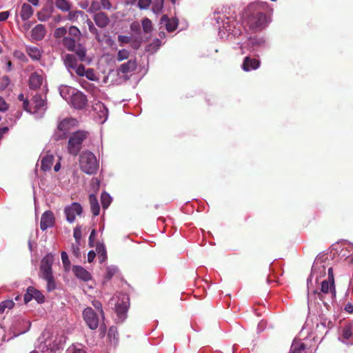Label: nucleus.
I'll use <instances>...</instances> for the list:
<instances>
[{
	"label": "nucleus",
	"instance_id": "1",
	"mask_svg": "<svg viewBox=\"0 0 353 353\" xmlns=\"http://www.w3.org/2000/svg\"><path fill=\"white\" fill-rule=\"evenodd\" d=\"M266 3H253L250 4L243 14V23L251 31H259L268 26L270 19L261 11Z\"/></svg>",
	"mask_w": 353,
	"mask_h": 353
},
{
	"label": "nucleus",
	"instance_id": "2",
	"mask_svg": "<svg viewBox=\"0 0 353 353\" xmlns=\"http://www.w3.org/2000/svg\"><path fill=\"white\" fill-rule=\"evenodd\" d=\"M23 108L37 119L41 118L47 109L46 97L36 94L32 97L31 103L24 101Z\"/></svg>",
	"mask_w": 353,
	"mask_h": 353
},
{
	"label": "nucleus",
	"instance_id": "3",
	"mask_svg": "<svg viewBox=\"0 0 353 353\" xmlns=\"http://www.w3.org/2000/svg\"><path fill=\"white\" fill-rule=\"evenodd\" d=\"M219 34L221 39L236 37L242 33V26L234 19L226 17L222 21V26L219 28Z\"/></svg>",
	"mask_w": 353,
	"mask_h": 353
},
{
	"label": "nucleus",
	"instance_id": "4",
	"mask_svg": "<svg viewBox=\"0 0 353 353\" xmlns=\"http://www.w3.org/2000/svg\"><path fill=\"white\" fill-rule=\"evenodd\" d=\"M81 170L87 174H94L99 169V163L95 155L90 151H84L79 156Z\"/></svg>",
	"mask_w": 353,
	"mask_h": 353
},
{
	"label": "nucleus",
	"instance_id": "5",
	"mask_svg": "<svg viewBox=\"0 0 353 353\" xmlns=\"http://www.w3.org/2000/svg\"><path fill=\"white\" fill-rule=\"evenodd\" d=\"M323 255H319L314 261L310 275L307 280V293L309 294H310V285H313V280H314L315 283H316L319 279L324 276L326 274L325 261L323 259Z\"/></svg>",
	"mask_w": 353,
	"mask_h": 353
},
{
	"label": "nucleus",
	"instance_id": "6",
	"mask_svg": "<svg viewBox=\"0 0 353 353\" xmlns=\"http://www.w3.org/2000/svg\"><path fill=\"white\" fill-rule=\"evenodd\" d=\"M89 132L85 130H78L71 134L68 139V150L73 156H77L79 153L82 144L88 139Z\"/></svg>",
	"mask_w": 353,
	"mask_h": 353
},
{
	"label": "nucleus",
	"instance_id": "7",
	"mask_svg": "<svg viewBox=\"0 0 353 353\" xmlns=\"http://www.w3.org/2000/svg\"><path fill=\"white\" fill-rule=\"evenodd\" d=\"M39 344L37 348L42 353H55L60 349L58 344H53L54 342L52 334L49 330H44L39 339Z\"/></svg>",
	"mask_w": 353,
	"mask_h": 353
},
{
	"label": "nucleus",
	"instance_id": "8",
	"mask_svg": "<svg viewBox=\"0 0 353 353\" xmlns=\"http://www.w3.org/2000/svg\"><path fill=\"white\" fill-rule=\"evenodd\" d=\"M77 124V121L72 118H65L61 121L53 134V139L55 141H61L65 139L70 133L72 128Z\"/></svg>",
	"mask_w": 353,
	"mask_h": 353
},
{
	"label": "nucleus",
	"instance_id": "9",
	"mask_svg": "<svg viewBox=\"0 0 353 353\" xmlns=\"http://www.w3.org/2000/svg\"><path fill=\"white\" fill-rule=\"evenodd\" d=\"M332 270V268H328L327 271L329 281L325 280L321 283V292H318L316 290L312 289V285H310V296L308 295V299H310L312 294L315 295L316 294L321 300H323L322 293L328 294L329 292H331L332 296L335 295V289L334 286V275Z\"/></svg>",
	"mask_w": 353,
	"mask_h": 353
},
{
	"label": "nucleus",
	"instance_id": "10",
	"mask_svg": "<svg viewBox=\"0 0 353 353\" xmlns=\"http://www.w3.org/2000/svg\"><path fill=\"white\" fill-rule=\"evenodd\" d=\"M265 41L263 37H251L246 43L241 44V53L244 54L247 52H256L265 48Z\"/></svg>",
	"mask_w": 353,
	"mask_h": 353
},
{
	"label": "nucleus",
	"instance_id": "11",
	"mask_svg": "<svg viewBox=\"0 0 353 353\" xmlns=\"http://www.w3.org/2000/svg\"><path fill=\"white\" fill-rule=\"evenodd\" d=\"M77 40L71 37H64L63 45L69 51L74 52L80 61H83L86 55V49L81 44H77Z\"/></svg>",
	"mask_w": 353,
	"mask_h": 353
},
{
	"label": "nucleus",
	"instance_id": "12",
	"mask_svg": "<svg viewBox=\"0 0 353 353\" xmlns=\"http://www.w3.org/2000/svg\"><path fill=\"white\" fill-rule=\"evenodd\" d=\"M82 316L85 324L90 329L94 330L98 327L101 317L92 307H87L85 308Z\"/></svg>",
	"mask_w": 353,
	"mask_h": 353
},
{
	"label": "nucleus",
	"instance_id": "13",
	"mask_svg": "<svg viewBox=\"0 0 353 353\" xmlns=\"http://www.w3.org/2000/svg\"><path fill=\"white\" fill-rule=\"evenodd\" d=\"M54 261V256L52 254H46L41 260L40 276L42 279H50L52 276V265Z\"/></svg>",
	"mask_w": 353,
	"mask_h": 353
},
{
	"label": "nucleus",
	"instance_id": "14",
	"mask_svg": "<svg viewBox=\"0 0 353 353\" xmlns=\"http://www.w3.org/2000/svg\"><path fill=\"white\" fill-rule=\"evenodd\" d=\"M66 220L69 223H72L75 220L76 215H80L82 213V207L78 203H72L70 205L66 206L64 209Z\"/></svg>",
	"mask_w": 353,
	"mask_h": 353
},
{
	"label": "nucleus",
	"instance_id": "15",
	"mask_svg": "<svg viewBox=\"0 0 353 353\" xmlns=\"http://www.w3.org/2000/svg\"><path fill=\"white\" fill-rule=\"evenodd\" d=\"M87 101L86 96L81 92L76 90L75 93H74L68 103L75 109L81 110L85 107Z\"/></svg>",
	"mask_w": 353,
	"mask_h": 353
},
{
	"label": "nucleus",
	"instance_id": "16",
	"mask_svg": "<svg viewBox=\"0 0 353 353\" xmlns=\"http://www.w3.org/2000/svg\"><path fill=\"white\" fill-rule=\"evenodd\" d=\"M30 327V322L23 318L18 317L14 322L13 330L15 332L14 336L26 333Z\"/></svg>",
	"mask_w": 353,
	"mask_h": 353
},
{
	"label": "nucleus",
	"instance_id": "17",
	"mask_svg": "<svg viewBox=\"0 0 353 353\" xmlns=\"http://www.w3.org/2000/svg\"><path fill=\"white\" fill-rule=\"evenodd\" d=\"M339 340L347 345L353 344V322L346 324L343 327Z\"/></svg>",
	"mask_w": 353,
	"mask_h": 353
},
{
	"label": "nucleus",
	"instance_id": "18",
	"mask_svg": "<svg viewBox=\"0 0 353 353\" xmlns=\"http://www.w3.org/2000/svg\"><path fill=\"white\" fill-rule=\"evenodd\" d=\"M54 225V216L52 211L47 210L43 213L41 218L40 228L45 231Z\"/></svg>",
	"mask_w": 353,
	"mask_h": 353
},
{
	"label": "nucleus",
	"instance_id": "19",
	"mask_svg": "<svg viewBox=\"0 0 353 353\" xmlns=\"http://www.w3.org/2000/svg\"><path fill=\"white\" fill-rule=\"evenodd\" d=\"M95 25L100 28H105L110 23V19L104 12H98L92 17Z\"/></svg>",
	"mask_w": 353,
	"mask_h": 353
},
{
	"label": "nucleus",
	"instance_id": "20",
	"mask_svg": "<svg viewBox=\"0 0 353 353\" xmlns=\"http://www.w3.org/2000/svg\"><path fill=\"white\" fill-rule=\"evenodd\" d=\"M93 108L94 110L97 112L98 121L101 123H103L108 117V108L101 101L97 102Z\"/></svg>",
	"mask_w": 353,
	"mask_h": 353
},
{
	"label": "nucleus",
	"instance_id": "21",
	"mask_svg": "<svg viewBox=\"0 0 353 353\" xmlns=\"http://www.w3.org/2000/svg\"><path fill=\"white\" fill-rule=\"evenodd\" d=\"M137 66L135 59H130L127 62L122 63L117 69L119 73L128 74L134 72Z\"/></svg>",
	"mask_w": 353,
	"mask_h": 353
},
{
	"label": "nucleus",
	"instance_id": "22",
	"mask_svg": "<svg viewBox=\"0 0 353 353\" xmlns=\"http://www.w3.org/2000/svg\"><path fill=\"white\" fill-rule=\"evenodd\" d=\"M260 66V61L254 58L246 57L242 63V69L244 71L249 72L252 70H256Z\"/></svg>",
	"mask_w": 353,
	"mask_h": 353
},
{
	"label": "nucleus",
	"instance_id": "23",
	"mask_svg": "<svg viewBox=\"0 0 353 353\" xmlns=\"http://www.w3.org/2000/svg\"><path fill=\"white\" fill-rule=\"evenodd\" d=\"M162 26H164L168 32H173L178 27V20L175 18L170 19L167 15H163L160 21Z\"/></svg>",
	"mask_w": 353,
	"mask_h": 353
},
{
	"label": "nucleus",
	"instance_id": "24",
	"mask_svg": "<svg viewBox=\"0 0 353 353\" xmlns=\"http://www.w3.org/2000/svg\"><path fill=\"white\" fill-rule=\"evenodd\" d=\"M72 271L78 279L84 281H88L92 278L90 273L81 266L74 265Z\"/></svg>",
	"mask_w": 353,
	"mask_h": 353
},
{
	"label": "nucleus",
	"instance_id": "25",
	"mask_svg": "<svg viewBox=\"0 0 353 353\" xmlns=\"http://www.w3.org/2000/svg\"><path fill=\"white\" fill-rule=\"evenodd\" d=\"M77 89L68 85H61L59 88L61 97L66 101L69 102Z\"/></svg>",
	"mask_w": 353,
	"mask_h": 353
},
{
	"label": "nucleus",
	"instance_id": "26",
	"mask_svg": "<svg viewBox=\"0 0 353 353\" xmlns=\"http://www.w3.org/2000/svg\"><path fill=\"white\" fill-rule=\"evenodd\" d=\"M46 35V28L42 24H38L31 31V37L37 41L42 40Z\"/></svg>",
	"mask_w": 353,
	"mask_h": 353
},
{
	"label": "nucleus",
	"instance_id": "27",
	"mask_svg": "<svg viewBox=\"0 0 353 353\" xmlns=\"http://www.w3.org/2000/svg\"><path fill=\"white\" fill-rule=\"evenodd\" d=\"M43 83V77L38 72L32 73L29 79V85L31 89L39 88Z\"/></svg>",
	"mask_w": 353,
	"mask_h": 353
},
{
	"label": "nucleus",
	"instance_id": "28",
	"mask_svg": "<svg viewBox=\"0 0 353 353\" xmlns=\"http://www.w3.org/2000/svg\"><path fill=\"white\" fill-rule=\"evenodd\" d=\"M33 14V8L32 7L26 3H24L21 6V9L20 12V17L22 21H26L28 20Z\"/></svg>",
	"mask_w": 353,
	"mask_h": 353
},
{
	"label": "nucleus",
	"instance_id": "29",
	"mask_svg": "<svg viewBox=\"0 0 353 353\" xmlns=\"http://www.w3.org/2000/svg\"><path fill=\"white\" fill-rule=\"evenodd\" d=\"M64 64L70 73L71 70H74V69L79 65L75 56L70 54H68L64 57Z\"/></svg>",
	"mask_w": 353,
	"mask_h": 353
},
{
	"label": "nucleus",
	"instance_id": "30",
	"mask_svg": "<svg viewBox=\"0 0 353 353\" xmlns=\"http://www.w3.org/2000/svg\"><path fill=\"white\" fill-rule=\"evenodd\" d=\"M305 345L301 340H294L291 345L290 353H305Z\"/></svg>",
	"mask_w": 353,
	"mask_h": 353
},
{
	"label": "nucleus",
	"instance_id": "31",
	"mask_svg": "<svg viewBox=\"0 0 353 353\" xmlns=\"http://www.w3.org/2000/svg\"><path fill=\"white\" fill-rule=\"evenodd\" d=\"M89 201L92 214L97 216L100 212V207L97 196L94 194L89 196Z\"/></svg>",
	"mask_w": 353,
	"mask_h": 353
},
{
	"label": "nucleus",
	"instance_id": "32",
	"mask_svg": "<svg viewBox=\"0 0 353 353\" xmlns=\"http://www.w3.org/2000/svg\"><path fill=\"white\" fill-rule=\"evenodd\" d=\"M26 52L32 60H39L41 57V52L37 47L27 46Z\"/></svg>",
	"mask_w": 353,
	"mask_h": 353
},
{
	"label": "nucleus",
	"instance_id": "33",
	"mask_svg": "<svg viewBox=\"0 0 353 353\" xmlns=\"http://www.w3.org/2000/svg\"><path fill=\"white\" fill-rule=\"evenodd\" d=\"M54 160L52 154H48L43 157L41 163V168L42 170L47 171L50 170Z\"/></svg>",
	"mask_w": 353,
	"mask_h": 353
},
{
	"label": "nucleus",
	"instance_id": "34",
	"mask_svg": "<svg viewBox=\"0 0 353 353\" xmlns=\"http://www.w3.org/2000/svg\"><path fill=\"white\" fill-rule=\"evenodd\" d=\"M54 4L59 10L63 12H69L72 8V4L68 0H55Z\"/></svg>",
	"mask_w": 353,
	"mask_h": 353
},
{
	"label": "nucleus",
	"instance_id": "35",
	"mask_svg": "<svg viewBox=\"0 0 353 353\" xmlns=\"http://www.w3.org/2000/svg\"><path fill=\"white\" fill-rule=\"evenodd\" d=\"M97 252L98 254V259L100 263H103L107 259V254L105 247L103 244L98 243L97 245Z\"/></svg>",
	"mask_w": 353,
	"mask_h": 353
},
{
	"label": "nucleus",
	"instance_id": "36",
	"mask_svg": "<svg viewBox=\"0 0 353 353\" xmlns=\"http://www.w3.org/2000/svg\"><path fill=\"white\" fill-rule=\"evenodd\" d=\"M128 311V305L126 304H117L116 305V312L119 318L123 321L126 317V313Z\"/></svg>",
	"mask_w": 353,
	"mask_h": 353
},
{
	"label": "nucleus",
	"instance_id": "37",
	"mask_svg": "<svg viewBox=\"0 0 353 353\" xmlns=\"http://www.w3.org/2000/svg\"><path fill=\"white\" fill-rule=\"evenodd\" d=\"M86 23L88 26L90 32L95 36V39L98 41H101L100 34L99 30L95 27L94 24L90 19H87Z\"/></svg>",
	"mask_w": 353,
	"mask_h": 353
},
{
	"label": "nucleus",
	"instance_id": "38",
	"mask_svg": "<svg viewBox=\"0 0 353 353\" xmlns=\"http://www.w3.org/2000/svg\"><path fill=\"white\" fill-rule=\"evenodd\" d=\"M101 9H103V6L99 0H94L92 1L90 6H89L88 12L89 13H93L94 14L98 12H101Z\"/></svg>",
	"mask_w": 353,
	"mask_h": 353
},
{
	"label": "nucleus",
	"instance_id": "39",
	"mask_svg": "<svg viewBox=\"0 0 353 353\" xmlns=\"http://www.w3.org/2000/svg\"><path fill=\"white\" fill-rule=\"evenodd\" d=\"M130 51L127 49L119 50L115 57V59L118 62L128 59L130 57Z\"/></svg>",
	"mask_w": 353,
	"mask_h": 353
},
{
	"label": "nucleus",
	"instance_id": "40",
	"mask_svg": "<svg viewBox=\"0 0 353 353\" xmlns=\"http://www.w3.org/2000/svg\"><path fill=\"white\" fill-rule=\"evenodd\" d=\"M103 208L107 209L112 202V197L107 192H103L101 196Z\"/></svg>",
	"mask_w": 353,
	"mask_h": 353
},
{
	"label": "nucleus",
	"instance_id": "41",
	"mask_svg": "<svg viewBox=\"0 0 353 353\" xmlns=\"http://www.w3.org/2000/svg\"><path fill=\"white\" fill-rule=\"evenodd\" d=\"M164 0H154L152 11L155 14L160 13L163 8Z\"/></svg>",
	"mask_w": 353,
	"mask_h": 353
},
{
	"label": "nucleus",
	"instance_id": "42",
	"mask_svg": "<svg viewBox=\"0 0 353 353\" xmlns=\"http://www.w3.org/2000/svg\"><path fill=\"white\" fill-rule=\"evenodd\" d=\"M14 303L12 300H6L0 303V314H3L6 309H12Z\"/></svg>",
	"mask_w": 353,
	"mask_h": 353
},
{
	"label": "nucleus",
	"instance_id": "43",
	"mask_svg": "<svg viewBox=\"0 0 353 353\" xmlns=\"http://www.w3.org/2000/svg\"><path fill=\"white\" fill-rule=\"evenodd\" d=\"M142 27L145 33H150L152 30V24L150 19L144 18L142 20Z\"/></svg>",
	"mask_w": 353,
	"mask_h": 353
},
{
	"label": "nucleus",
	"instance_id": "44",
	"mask_svg": "<svg viewBox=\"0 0 353 353\" xmlns=\"http://www.w3.org/2000/svg\"><path fill=\"white\" fill-rule=\"evenodd\" d=\"M51 16V12L48 11L47 9H43L41 11L39 12L37 14L38 19L40 21H48Z\"/></svg>",
	"mask_w": 353,
	"mask_h": 353
},
{
	"label": "nucleus",
	"instance_id": "45",
	"mask_svg": "<svg viewBox=\"0 0 353 353\" xmlns=\"http://www.w3.org/2000/svg\"><path fill=\"white\" fill-rule=\"evenodd\" d=\"M84 14V12L81 10L69 11L68 14V19L72 22L77 21L79 15Z\"/></svg>",
	"mask_w": 353,
	"mask_h": 353
},
{
	"label": "nucleus",
	"instance_id": "46",
	"mask_svg": "<svg viewBox=\"0 0 353 353\" xmlns=\"http://www.w3.org/2000/svg\"><path fill=\"white\" fill-rule=\"evenodd\" d=\"M118 272V268L117 267L114 266V265H110V266H108L106 268V272H105V278L107 279H112V277L115 275Z\"/></svg>",
	"mask_w": 353,
	"mask_h": 353
},
{
	"label": "nucleus",
	"instance_id": "47",
	"mask_svg": "<svg viewBox=\"0 0 353 353\" xmlns=\"http://www.w3.org/2000/svg\"><path fill=\"white\" fill-rule=\"evenodd\" d=\"M81 32L76 26H71L68 30V36L79 40Z\"/></svg>",
	"mask_w": 353,
	"mask_h": 353
},
{
	"label": "nucleus",
	"instance_id": "48",
	"mask_svg": "<svg viewBox=\"0 0 353 353\" xmlns=\"http://www.w3.org/2000/svg\"><path fill=\"white\" fill-rule=\"evenodd\" d=\"M92 305L94 307V310L99 313L101 317V319L104 318V312L102 308V304L99 301H92Z\"/></svg>",
	"mask_w": 353,
	"mask_h": 353
},
{
	"label": "nucleus",
	"instance_id": "49",
	"mask_svg": "<svg viewBox=\"0 0 353 353\" xmlns=\"http://www.w3.org/2000/svg\"><path fill=\"white\" fill-rule=\"evenodd\" d=\"M34 292V288L30 286L28 288L26 293L24 294V302L26 303H28L30 302L32 299H33L32 292Z\"/></svg>",
	"mask_w": 353,
	"mask_h": 353
},
{
	"label": "nucleus",
	"instance_id": "50",
	"mask_svg": "<svg viewBox=\"0 0 353 353\" xmlns=\"http://www.w3.org/2000/svg\"><path fill=\"white\" fill-rule=\"evenodd\" d=\"M13 55L15 58H17V59L20 60L23 63H26L28 61L26 54L20 50H15L13 53Z\"/></svg>",
	"mask_w": 353,
	"mask_h": 353
},
{
	"label": "nucleus",
	"instance_id": "51",
	"mask_svg": "<svg viewBox=\"0 0 353 353\" xmlns=\"http://www.w3.org/2000/svg\"><path fill=\"white\" fill-rule=\"evenodd\" d=\"M33 299H34L38 303L44 302L45 297L41 292L34 288V292H32Z\"/></svg>",
	"mask_w": 353,
	"mask_h": 353
},
{
	"label": "nucleus",
	"instance_id": "52",
	"mask_svg": "<svg viewBox=\"0 0 353 353\" xmlns=\"http://www.w3.org/2000/svg\"><path fill=\"white\" fill-rule=\"evenodd\" d=\"M84 76H85L86 78L90 81H97L98 79L96 77L94 70L92 68H88L86 70Z\"/></svg>",
	"mask_w": 353,
	"mask_h": 353
},
{
	"label": "nucleus",
	"instance_id": "53",
	"mask_svg": "<svg viewBox=\"0 0 353 353\" xmlns=\"http://www.w3.org/2000/svg\"><path fill=\"white\" fill-rule=\"evenodd\" d=\"M152 3V0H139L137 6L141 10L148 9Z\"/></svg>",
	"mask_w": 353,
	"mask_h": 353
},
{
	"label": "nucleus",
	"instance_id": "54",
	"mask_svg": "<svg viewBox=\"0 0 353 353\" xmlns=\"http://www.w3.org/2000/svg\"><path fill=\"white\" fill-rule=\"evenodd\" d=\"M161 45V41L159 39H157L154 40L148 46V50L149 51V50H154V51H156L157 50H158L159 48Z\"/></svg>",
	"mask_w": 353,
	"mask_h": 353
},
{
	"label": "nucleus",
	"instance_id": "55",
	"mask_svg": "<svg viewBox=\"0 0 353 353\" xmlns=\"http://www.w3.org/2000/svg\"><path fill=\"white\" fill-rule=\"evenodd\" d=\"M10 83V79L8 76H3L0 79V90L6 89Z\"/></svg>",
	"mask_w": 353,
	"mask_h": 353
},
{
	"label": "nucleus",
	"instance_id": "56",
	"mask_svg": "<svg viewBox=\"0 0 353 353\" xmlns=\"http://www.w3.org/2000/svg\"><path fill=\"white\" fill-rule=\"evenodd\" d=\"M47 281V289L49 292L54 290L56 288V284L53 276L50 279H45Z\"/></svg>",
	"mask_w": 353,
	"mask_h": 353
},
{
	"label": "nucleus",
	"instance_id": "57",
	"mask_svg": "<svg viewBox=\"0 0 353 353\" xmlns=\"http://www.w3.org/2000/svg\"><path fill=\"white\" fill-rule=\"evenodd\" d=\"M67 32V30L65 27L58 28L54 31V37L60 38L64 37Z\"/></svg>",
	"mask_w": 353,
	"mask_h": 353
},
{
	"label": "nucleus",
	"instance_id": "58",
	"mask_svg": "<svg viewBox=\"0 0 353 353\" xmlns=\"http://www.w3.org/2000/svg\"><path fill=\"white\" fill-rule=\"evenodd\" d=\"M76 74L80 77H83L85 72V67L82 64H79L77 68L74 69Z\"/></svg>",
	"mask_w": 353,
	"mask_h": 353
},
{
	"label": "nucleus",
	"instance_id": "59",
	"mask_svg": "<svg viewBox=\"0 0 353 353\" xmlns=\"http://www.w3.org/2000/svg\"><path fill=\"white\" fill-rule=\"evenodd\" d=\"M53 337H54V342L52 343L59 345L60 349L63 348V345L66 341V338L63 336H60L59 339H58L57 336H53Z\"/></svg>",
	"mask_w": 353,
	"mask_h": 353
},
{
	"label": "nucleus",
	"instance_id": "60",
	"mask_svg": "<svg viewBox=\"0 0 353 353\" xmlns=\"http://www.w3.org/2000/svg\"><path fill=\"white\" fill-rule=\"evenodd\" d=\"M73 236H74V238L76 240V243L79 244L80 243V240H81V229L79 228H76L74 230Z\"/></svg>",
	"mask_w": 353,
	"mask_h": 353
},
{
	"label": "nucleus",
	"instance_id": "61",
	"mask_svg": "<svg viewBox=\"0 0 353 353\" xmlns=\"http://www.w3.org/2000/svg\"><path fill=\"white\" fill-rule=\"evenodd\" d=\"M118 41L120 43V46L125 43H128L131 41V37L125 35H119Z\"/></svg>",
	"mask_w": 353,
	"mask_h": 353
},
{
	"label": "nucleus",
	"instance_id": "62",
	"mask_svg": "<svg viewBox=\"0 0 353 353\" xmlns=\"http://www.w3.org/2000/svg\"><path fill=\"white\" fill-rule=\"evenodd\" d=\"M9 105L3 98L0 97V112H6L8 110Z\"/></svg>",
	"mask_w": 353,
	"mask_h": 353
},
{
	"label": "nucleus",
	"instance_id": "63",
	"mask_svg": "<svg viewBox=\"0 0 353 353\" xmlns=\"http://www.w3.org/2000/svg\"><path fill=\"white\" fill-rule=\"evenodd\" d=\"M101 2L103 9L110 10L112 8V5L110 0H99Z\"/></svg>",
	"mask_w": 353,
	"mask_h": 353
},
{
	"label": "nucleus",
	"instance_id": "64",
	"mask_svg": "<svg viewBox=\"0 0 353 353\" xmlns=\"http://www.w3.org/2000/svg\"><path fill=\"white\" fill-rule=\"evenodd\" d=\"M66 353H86V352L81 348L72 347H69L67 350Z\"/></svg>",
	"mask_w": 353,
	"mask_h": 353
}]
</instances>
